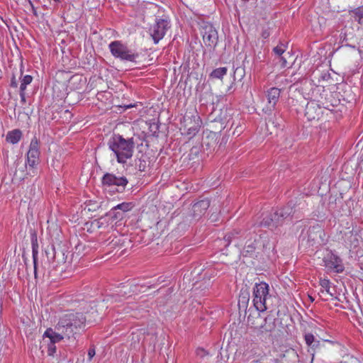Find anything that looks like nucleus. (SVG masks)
<instances>
[{"mask_svg":"<svg viewBox=\"0 0 363 363\" xmlns=\"http://www.w3.org/2000/svg\"><path fill=\"white\" fill-rule=\"evenodd\" d=\"M85 322L86 317L83 313L70 312L60 316L58 323L52 329L57 334L61 335L63 339H69L84 325Z\"/></svg>","mask_w":363,"mask_h":363,"instance_id":"obj_2","label":"nucleus"},{"mask_svg":"<svg viewBox=\"0 0 363 363\" xmlns=\"http://www.w3.org/2000/svg\"><path fill=\"white\" fill-rule=\"evenodd\" d=\"M135 165L138 170L140 172H145L147 167V160L146 157H140L138 161L135 162Z\"/></svg>","mask_w":363,"mask_h":363,"instance_id":"obj_29","label":"nucleus"},{"mask_svg":"<svg viewBox=\"0 0 363 363\" xmlns=\"http://www.w3.org/2000/svg\"><path fill=\"white\" fill-rule=\"evenodd\" d=\"M204 45L209 50H214L218 43V34L216 28L208 22H203L200 26Z\"/></svg>","mask_w":363,"mask_h":363,"instance_id":"obj_6","label":"nucleus"},{"mask_svg":"<svg viewBox=\"0 0 363 363\" xmlns=\"http://www.w3.org/2000/svg\"><path fill=\"white\" fill-rule=\"evenodd\" d=\"M0 311H1V306H0Z\"/></svg>","mask_w":363,"mask_h":363,"instance_id":"obj_54","label":"nucleus"},{"mask_svg":"<svg viewBox=\"0 0 363 363\" xmlns=\"http://www.w3.org/2000/svg\"><path fill=\"white\" fill-rule=\"evenodd\" d=\"M182 124L184 130L183 134L188 135L189 138H191L199 131L202 125V121L197 113L191 116L186 114L183 118Z\"/></svg>","mask_w":363,"mask_h":363,"instance_id":"obj_7","label":"nucleus"},{"mask_svg":"<svg viewBox=\"0 0 363 363\" xmlns=\"http://www.w3.org/2000/svg\"><path fill=\"white\" fill-rule=\"evenodd\" d=\"M329 284H330L329 280L323 279V280H321V281H320V285H321L322 288H323L328 294L333 296V294L330 292Z\"/></svg>","mask_w":363,"mask_h":363,"instance_id":"obj_36","label":"nucleus"},{"mask_svg":"<svg viewBox=\"0 0 363 363\" xmlns=\"http://www.w3.org/2000/svg\"><path fill=\"white\" fill-rule=\"evenodd\" d=\"M168 291H169V293L171 294L172 293V288H169Z\"/></svg>","mask_w":363,"mask_h":363,"instance_id":"obj_52","label":"nucleus"},{"mask_svg":"<svg viewBox=\"0 0 363 363\" xmlns=\"http://www.w3.org/2000/svg\"><path fill=\"white\" fill-rule=\"evenodd\" d=\"M52 261L55 262L57 265L65 264L67 261V252L65 250V247L64 246H61L60 245H57V246L52 247Z\"/></svg>","mask_w":363,"mask_h":363,"instance_id":"obj_16","label":"nucleus"},{"mask_svg":"<svg viewBox=\"0 0 363 363\" xmlns=\"http://www.w3.org/2000/svg\"><path fill=\"white\" fill-rule=\"evenodd\" d=\"M94 355H95V349L94 347H90L88 350L89 359L91 360Z\"/></svg>","mask_w":363,"mask_h":363,"instance_id":"obj_40","label":"nucleus"},{"mask_svg":"<svg viewBox=\"0 0 363 363\" xmlns=\"http://www.w3.org/2000/svg\"><path fill=\"white\" fill-rule=\"evenodd\" d=\"M108 147L111 150L118 163L124 164L133 157L135 142L133 138H124L119 134H114L109 140Z\"/></svg>","mask_w":363,"mask_h":363,"instance_id":"obj_3","label":"nucleus"},{"mask_svg":"<svg viewBox=\"0 0 363 363\" xmlns=\"http://www.w3.org/2000/svg\"><path fill=\"white\" fill-rule=\"evenodd\" d=\"M269 286L266 282L256 283L253 287V305L258 312H264L269 308L271 295Z\"/></svg>","mask_w":363,"mask_h":363,"instance_id":"obj_4","label":"nucleus"},{"mask_svg":"<svg viewBox=\"0 0 363 363\" xmlns=\"http://www.w3.org/2000/svg\"><path fill=\"white\" fill-rule=\"evenodd\" d=\"M21 102L26 103V93L25 91L20 90Z\"/></svg>","mask_w":363,"mask_h":363,"instance_id":"obj_41","label":"nucleus"},{"mask_svg":"<svg viewBox=\"0 0 363 363\" xmlns=\"http://www.w3.org/2000/svg\"><path fill=\"white\" fill-rule=\"evenodd\" d=\"M257 244V242L256 241V240H248L241 252L242 255L243 257H254L255 256H256Z\"/></svg>","mask_w":363,"mask_h":363,"instance_id":"obj_19","label":"nucleus"},{"mask_svg":"<svg viewBox=\"0 0 363 363\" xmlns=\"http://www.w3.org/2000/svg\"><path fill=\"white\" fill-rule=\"evenodd\" d=\"M11 86H13V87H17L18 86V83H17V82L16 80L15 77H13V78L11 79Z\"/></svg>","mask_w":363,"mask_h":363,"instance_id":"obj_42","label":"nucleus"},{"mask_svg":"<svg viewBox=\"0 0 363 363\" xmlns=\"http://www.w3.org/2000/svg\"><path fill=\"white\" fill-rule=\"evenodd\" d=\"M280 60H281V66L283 67H286L287 65V62H286V60L285 59V57H283V56L281 57Z\"/></svg>","mask_w":363,"mask_h":363,"instance_id":"obj_45","label":"nucleus"},{"mask_svg":"<svg viewBox=\"0 0 363 363\" xmlns=\"http://www.w3.org/2000/svg\"><path fill=\"white\" fill-rule=\"evenodd\" d=\"M241 235V231L239 230H233L228 233L224 237V241L226 242L225 246H228L233 240L238 238Z\"/></svg>","mask_w":363,"mask_h":363,"instance_id":"obj_24","label":"nucleus"},{"mask_svg":"<svg viewBox=\"0 0 363 363\" xmlns=\"http://www.w3.org/2000/svg\"><path fill=\"white\" fill-rule=\"evenodd\" d=\"M101 183L103 186H116V191L122 193L128 184V180L124 176H116L112 173H106L101 179Z\"/></svg>","mask_w":363,"mask_h":363,"instance_id":"obj_9","label":"nucleus"},{"mask_svg":"<svg viewBox=\"0 0 363 363\" xmlns=\"http://www.w3.org/2000/svg\"><path fill=\"white\" fill-rule=\"evenodd\" d=\"M133 207V204L131 202H123L114 206V209L118 210L123 215L124 213L130 211Z\"/></svg>","mask_w":363,"mask_h":363,"instance_id":"obj_28","label":"nucleus"},{"mask_svg":"<svg viewBox=\"0 0 363 363\" xmlns=\"http://www.w3.org/2000/svg\"><path fill=\"white\" fill-rule=\"evenodd\" d=\"M133 106L130 104V105L126 106H125V108H131V107H133Z\"/></svg>","mask_w":363,"mask_h":363,"instance_id":"obj_50","label":"nucleus"},{"mask_svg":"<svg viewBox=\"0 0 363 363\" xmlns=\"http://www.w3.org/2000/svg\"><path fill=\"white\" fill-rule=\"evenodd\" d=\"M320 342L318 340L315 339V342H313L310 346L308 352L313 356L315 351L320 347Z\"/></svg>","mask_w":363,"mask_h":363,"instance_id":"obj_33","label":"nucleus"},{"mask_svg":"<svg viewBox=\"0 0 363 363\" xmlns=\"http://www.w3.org/2000/svg\"><path fill=\"white\" fill-rule=\"evenodd\" d=\"M199 151V148L197 147H193L191 149V154H194V155H196Z\"/></svg>","mask_w":363,"mask_h":363,"instance_id":"obj_44","label":"nucleus"},{"mask_svg":"<svg viewBox=\"0 0 363 363\" xmlns=\"http://www.w3.org/2000/svg\"><path fill=\"white\" fill-rule=\"evenodd\" d=\"M228 69L226 67H219L213 69L210 76L215 79H222L226 74Z\"/></svg>","mask_w":363,"mask_h":363,"instance_id":"obj_27","label":"nucleus"},{"mask_svg":"<svg viewBox=\"0 0 363 363\" xmlns=\"http://www.w3.org/2000/svg\"><path fill=\"white\" fill-rule=\"evenodd\" d=\"M262 36L264 38H267L269 36V32L267 30H263L262 33Z\"/></svg>","mask_w":363,"mask_h":363,"instance_id":"obj_43","label":"nucleus"},{"mask_svg":"<svg viewBox=\"0 0 363 363\" xmlns=\"http://www.w3.org/2000/svg\"><path fill=\"white\" fill-rule=\"evenodd\" d=\"M323 261L326 268L337 273H341L345 269L342 259L332 251L328 252L325 255Z\"/></svg>","mask_w":363,"mask_h":363,"instance_id":"obj_13","label":"nucleus"},{"mask_svg":"<svg viewBox=\"0 0 363 363\" xmlns=\"http://www.w3.org/2000/svg\"><path fill=\"white\" fill-rule=\"evenodd\" d=\"M40 154L39 140L34 137L30 143L26 159V164L32 169V173H34V169L39 164Z\"/></svg>","mask_w":363,"mask_h":363,"instance_id":"obj_12","label":"nucleus"},{"mask_svg":"<svg viewBox=\"0 0 363 363\" xmlns=\"http://www.w3.org/2000/svg\"><path fill=\"white\" fill-rule=\"evenodd\" d=\"M216 134L213 133L211 136H212V139L211 142L207 141V139L210 138V136H208L206 140H203L202 142V147H206V150H209L211 147H213L216 144V140L214 139Z\"/></svg>","mask_w":363,"mask_h":363,"instance_id":"obj_31","label":"nucleus"},{"mask_svg":"<svg viewBox=\"0 0 363 363\" xmlns=\"http://www.w3.org/2000/svg\"><path fill=\"white\" fill-rule=\"evenodd\" d=\"M321 114V108L315 101H311L307 103L305 108V116L308 121H312L318 120Z\"/></svg>","mask_w":363,"mask_h":363,"instance_id":"obj_14","label":"nucleus"},{"mask_svg":"<svg viewBox=\"0 0 363 363\" xmlns=\"http://www.w3.org/2000/svg\"><path fill=\"white\" fill-rule=\"evenodd\" d=\"M257 319H261V316L259 313H257Z\"/></svg>","mask_w":363,"mask_h":363,"instance_id":"obj_51","label":"nucleus"},{"mask_svg":"<svg viewBox=\"0 0 363 363\" xmlns=\"http://www.w3.org/2000/svg\"><path fill=\"white\" fill-rule=\"evenodd\" d=\"M108 48L111 54L116 57L123 61L135 62L138 57V53L130 50L126 45L119 40L111 42Z\"/></svg>","mask_w":363,"mask_h":363,"instance_id":"obj_5","label":"nucleus"},{"mask_svg":"<svg viewBox=\"0 0 363 363\" xmlns=\"http://www.w3.org/2000/svg\"><path fill=\"white\" fill-rule=\"evenodd\" d=\"M281 89L277 87H272L267 91V97L269 104V108H274L279 101Z\"/></svg>","mask_w":363,"mask_h":363,"instance_id":"obj_18","label":"nucleus"},{"mask_svg":"<svg viewBox=\"0 0 363 363\" xmlns=\"http://www.w3.org/2000/svg\"><path fill=\"white\" fill-rule=\"evenodd\" d=\"M251 363H262V362L259 360L255 359V360L252 361Z\"/></svg>","mask_w":363,"mask_h":363,"instance_id":"obj_48","label":"nucleus"},{"mask_svg":"<svg viewBox=\"0 0 363 363\" xmlns=\"http://www.w3.org/2000/svg\"><path fill=\"white\" fill-rule=\"evenodd\" d=\"M279 320L275 318L273 315H267L263 320V323L260 325H257L254 322H252V327L259 330L261 334L269 333L272 337H276L279 335L280 329L277 326Z\"/></svg>","mask_w":363,"mask_h":363,"instance_id":"obj_8","label":"nucleus"},{"mask_svg":"<svg viewBox=\"0 0 363 363\" xmlns=\"http://www.w3.org/2000/svg\"><path fill=\"white\" fill-rule=\"evenodd\" d=\"M309 298H310V300H311L312 301H313V298H312L311 296H309Z\"/></svg>","mask_w":363,"mask_h":363,"instance_id":"obj_53","label":"nucleus"},{"mask_svg":"<svg viewBox=\"0 0 363 363\" xmlns=\"http://www.w3.org/2000/svg\"><path fill=\"white\" fill-rule=\"evenodd\" d=\"M251 320V315L247 317V321L250 323Z\"/></svg>","mask_w":363,"mask_h":363,"instance_id":"obj_49","label":"nucleus"},{"mask_svg":"<svg viewBox=\"0 0 363 363\" xmlns=\"http://www.w3.org/2000/svg\"><path fill=\"white\" fill-rule=\"evenodd\" d=\"M274 53L279 56H281V55L285 52L284 45L283 43H280L273 49Z\"/></svg>","mask_w":363,"mask_h":363,"instance_id":"obj_34","label":"nucleus"},{"mask_svg":"<svg viewBox=\"0 0 363 363\" xmlns=\"http://www.w3.org/2000/svg\"><path fill=\"white\" fill-rule=\"evenodd\" d=\"M293 201H290L286 206L270 213L263 218L260 225L268 228L270 230H274L279 226L283 225L284 223L291 222L294 218L298 219L301 217L300 213V208L297 206Z\"/></svg>","mask_w":363,"mask_h":363,"instance_id":"obj_1","label":"nucleus"},{"mask_svg":"<svg viewBox=\"0 0 363 363\" xmlns=\"http://www.w3.org/2000/svg\"><path fill=\"white\" fill-rule=\"evenodd\" d=\"M21 136L22 132L19 129H15L7 133L6 140L8 143L16 144L21 140Z\"/></svg>","mask_w":363,"mask_h":363,"instance_id":"obj_21","label":"nucleus"},{"mask_svg":"<svg viewBox=\"0 0 363 363\" xmlns=\"http://www.w3.org/2000/svg\"><path fill=\"white\" fill-rule=\"evenodd\" d=\"M169 28V21L167 18L156 19L155 23L150 29L155 44H157L164 38Z\"/></svg>","mask_w":363,"mask_h":363,"instance_id":"obj_10","label":"nucleus"},{"mask_svg":"<svg viewBox=\"0 0 363 363\" xmlns=\"http://www.w3.org/2000/svg\"><path fill=\"white\" fill-rule=\"evenodd\" d=\"M43 340L44 342L47 343L48 354L52 357H54L55 354L57 355L55 344L63 340L62 335L57 334L52 328H49L45 331Z\"/></svg>","mask_w":363,"mask_h":363,"instance_id":"obj_11","label":"nucleus"},{"mask_svg":"<svg viewBox=\"0 0 363 363\" xmlns=\"http://www.w3.org/2000/svg\"><path fill=\"white\" fill-rule=\"evenodd\" d=\"M196 354H197V355L200 356L201 357H203L208 354V352L204 349L198 348L196 350Z\"/></svg>","mask_w":363,"mask_h":363,"instance_id":"obj_39","label":"nucleus"},{"mask_svg":"<svg viewBox=\"0 0 363 363\" xmlns=\"http://www.w3.org/2000/svg\"><path fill=\"white\" fill-rule=\"evenodd\" d=\"M345 242L349 245L350 247H357L359 245V240L357 238V233L354 232L353 230L345 232L343 236Z\"/></svg>","mask_w":363,"mask_h":363,"instance_id":"obj_20","label":"nucleus"},{"mask_svg":"<svg viewBox=\"0 0 363 363\" xmlns=\"http://www.w3.org/2000/svg\"><path fill=\"white\" fill-rule=\"evenodd\" d=\"M304 339L306 345L309 347L313 342H315V337L312 333H306L304 335Z\"/></svg>","mask_w":363,"mask_h":363,"instance_id":"obj_35","label":"nucleus"},{"mask_svg":"<svg viewBox=\"0 0 363 363\" xmlns=\"http://www.w3.org/2000/svg\"><path fill=\"white\" fill-rule=\"evenodd\" d=\"M126 294H127L126 286H123L118 291V294H116V295L113 296V297L118 296L124 297Z\"/></svg>","mask_w":363,"mask_h":363,"instance_id":"obj_38","label":"nucleus"},{"mask_svg":"<svg viewBox=\"0 0 363 363\" xmlns=\"http://www.w3.org/2000/svg\"><path fill=\"white\" fill-rule=\"evenodd\" d=\"M354 18L359 24L363 25V11L357 9L354 12Z\"/></svg>","mask_w":363,"mask_h":363,"instance_id":"obj_32","label":"nucleus"},{"mask_svg":"<svg viewBox=\"0 0 363 363\" xmlns=\"http://www.w3.org/2000/svg\"><path fill=\"white\" fill-rule=\"evenodd\" d=\"M283 119L280 115H274L272 118H270L267 123V125H273L277 128H281L283 125Z\"/></svg>","mask_w":363,"mask_h":363,"instance_id":"obj_26","label":"nucleus"},{"mask_svg":"<svg viewBox=\"0 0 363 363\" xmlns=\"http://www.w3.org/2000/svg\"><path fill=\"white\" fill-rule=\"evenodd\" d=\"M106 216L111 220V228L113 227L112 223L116 220H121L123 218V213L119 211L118 210L114 209L113 207L110 211L106 213Z\"/></svg>","mask_w":363,"mask_h":363,"instance_id":"obj_23","label":"nucleus"},{"mask_svg":"<svg viewBox=\"0 0 363 363\" xmlns=\"http://www.w3.org/2000/svg\"><path fill=\"white\" fill-rule=\"evenodd\" d=\"M110 221L111 220L105 214L104 216L95 220L94 223L98 228H106L109 225H111Z\"/></svg>","mask_w":363,"mask_h":363,"instance_id":"obj_25","label":"nucleus"},{"mask_svg":"<svg viewBox=\"0 0 363 363\" xmlns=\"http://www.w3.org/2000/svg\"><path fill=\"white\" fill-rule=\"evenodd\" d=\"M32 80L33 77L30 75H25L21 80L20 90L25 91L26 89V86L30 84Z\"/></svg>","mask_w":363,"mask_h":363,"instance_id":"obj_30","label":"nucleus"},{"mask_svg":"<svg viewBox=\"0 0 363 363\" xmlns=\"http://www.w3.org/2000/svg\"><path fill=\"white\" fill-rule=\"evenodd\" d=\"M30 240L32 245V255L34 265V274L35 277L37 276V267H38V243L37 238V233L35 230H31L30 233Z\"/></svg>","mask_w":363,"mask_h":363,"instance_id":"obj_17","label":"nucleus"},{"mask_svg":"<svg viewBox=\"0 0 363 363\" xmlns=\"http://www.w3.org/2000/svg\"><path fill=\"white\" fill-rule=\"evenodd\" d=\"M323 230L320 227H312L310 228L307 232L308 233V241H315L318 238H320L323 234Z\"/></svg>","mask_w":363,"mask_h":363,"instance_id":"obj_22","label":"nucleus"},{"mask_svg":"<svg viewBox=\"0 0 363 363\" xmlns=\"http://www.w3.org/2000/svg\"><path fill=\"white\" fill-rule=\"evenodd\" d=\"M333 197L330 196V203H329L330 207H332V205L333 203ZM337 200V199L334 198V202L335 203H336Z\"/></svg>","mask_w":363,"mask_h":363,"instance_id":"obj_47","label":"nucleus"},{"mask_svg":"<svg viewBox=\"0 0 363 363\" xmlns=\"http://www.w3.org/2000/svg\"><path fill=\"white\" fill-rule=\"evenodd\" d=\"M227 109L221 110V113L218 118V120L220 121L221 124L223 125L227 121Z\"/></svg>","mask_w":363,"mask_h":363,"instance_id":"obj_37","label":"nucleus"},{"mask_svg":"<svg viewBox=\"0 0 363 363\" xmlns=\"http://www.w3.org/2000/svg\"><path fill=\"white\" fill-rule=\"evenodd\" d=\"M210 206L208 199H203L195 203L192 206V216L196 219H199Z\"/></svg>","mask_w":363,"mask_h":363,"instance_id":"obj_15","label":"nucleus"},{"mask_svg":"<svg viewBox=\"0 0 363 363\" xmlns=\"http://www.w3.org/2000/svg\"><path fill=\"white\" fill-rule=\"evenodd\" d=\"M27 1H28L29 4L30 5V6H31V8H32V11H33V13H34L35 15H37L35 8L34 7V6H33V4L32 1H31L30 0H27Z\"/></svg>","mask_w":363,"mask_h":363,"instance_id":"obj_46","label":"nucleus"}]
</instances>
